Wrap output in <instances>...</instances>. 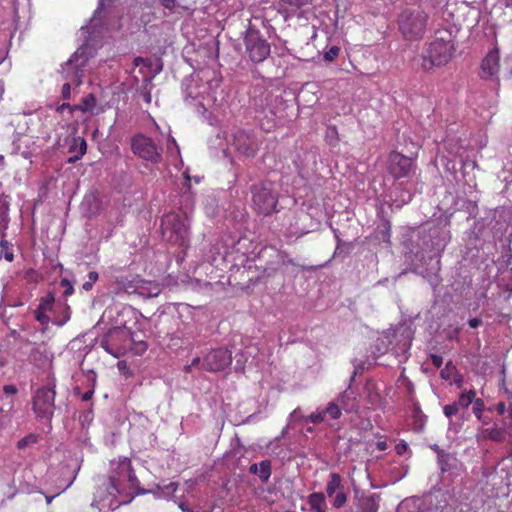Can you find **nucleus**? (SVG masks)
<instances>
[{"mask_svg":"<svg viewBox=\"0 0 512 512\" xmlns=\"http://www.w3.org/2000/svg\"><path fill=\"white\" fill-rule=\"evenodd\" d=\"M138 487L139 480L131 467L130 460L125 457L114 460L111 462L107 495L104 496L103 492L98 490L92 506H96L100 511L115 510L122 504L129 503Z\"/></svg>","mask_w":512,"mask_h":512,"instance_id":"1","label":"nucleus"},{"mask_svg":"<svg viewBox=\"0 0 512 512\" xmlns=\"http://www.w3.org/2000/svg\"><path fill=\"white\" fill-rule=\"evenodd\" d=\"M222 78L218 71L205 67L194 72L184 83V99L189 105L205 108L216 101L215 93Z\"/></svg>","mask_w":512,"mask_h":512,"instance_id":"2","label":"nucleus"},{"mask_svg":"<svg viewBox=\"0 0 512 512\" xmlns=\"http://www.w3.org/2000/svg\"><path fill=\"white\" fill-rule=\"evenodd\" d=\"M428 15L420 9H405L398 16V29L406 40L421 39L425 32Z\"/></svg>","mask_w":512,"mask_h":512,"instance_id":"3","label":"nucleus"},{"mask_svg":"<svg viewBox=\"0 0 512 512\" xmlns=\"http://www.w3.org/2000/svg\"><path fill=\"white\" fill-rule=\"evenodd\" d=\"M161 231L163 238L181 247L189 244V223L186 217L177 213H168L161 220Z\"/></svg>","mask_w":512,"mask_h":512,"instance_id":"4","label":"nucleus"},{"mask_svg":"<svg viewBox=\"0 0 512 512\" xmlns=\"http://www.w3.org/2000/svg\"><path fill=\"white\" fill-rule=\"evenodd\" d=\"M232 361V353L226 348L212 349L201 360L196 357L192 362L185 366V371L190 372L193 368H201L209 372H218L227 368Z\"/></svg>","mask_w":512,"mask_h":512,"instance_id":"5","label":"nucleus"},{"mask_svg":"<svg viewBox=\"0 0 512 512\" xmlns=\"http://www.w3.org/2000/svg\"><path fill=\"white\" fill-rule=\"evenodd\" d=\"M252 202L255 210L263 215L275 211L278 196L270 182H262L251 188Z\"/></svg>","mask_w":512,"mask_h":512,"instance_id":"6","label":"nucleus"},{"mask_svg":"<svg viewBox=\"0 0 512 512\" xmlns=\"http://www.w3.org/2000/svg\"><path fill=\"white\" fill-rule=\"evenodd\" d=\"M453 52L454 46L451 41L435 39L430 43L427 55L423 57L421 65L425 70L443 66L450 61Z\"/></svg>","mask_w":512,"mask_h":512,"instance_id":"7","label":"nucleus"},{"mask_svg":"<svg viewBox=\"0 0 512 512\" xmlns=\"http://www.w3.org/2000/svg\"><path fill=\"white\" fill-rule=\"evenodd\" d=\"M133 337L126 327H116L110 330L101 346L114 357H119L131 348Z\"/></svg>","mask_w":512,"mask_h":512,"instance_id":"8","label":"nucleus"},{"mask_svg":"<svg viewBox=\"0 0 512 512\" xmlns=\"http://www.w3.org/2000/svg\"><path fill=\"white\" fill-rule=\"evenodd\" d=\"M244 43L246 53L254 63H261L270 55V44L256 29L246 31Z\"/></svg>","mask_w":512,"mask_h":512,"instance_id":"9","label":"nucleus"},{"mask_svg":"<svg viewBox=\"0 0 512 512\" xmlns=\"http://www.w3.org/2000/svg\"><path fill=\"white\" fill-rule=\"evenodd\" d=\"M55 383L50 381L39 388L33 397V410L38 418L50 420L53 416L55 405Z\"/></svg>","mask_w":512,"mask_h":512,"instance_id":"10","label":"nucleus"},{"mask_svg":"<svg viewBox=\"0 0 512 512\" xmlns=\"http://www.w3.org/2000/svg\"><path fill=\"white\" fill-rule=\"evenodd\" d=\"M133 153L144 161L158 164L162 161V154L151 138L137 134L131 139Z\"/></svg>","mask_w":512,"mask_h":512,"instance_id":"11","label":"nucleus"},{"mask_svg":"<svg viewBox=\"0 0 512 512\" xmlns=\"http://www.w3.org/2000/svg\"><path fill=\"white\" fill-rule=\"evenodd\" d=\"M325 493L332 498V506L335 509L342 508L348 499V492L343 484V478L339 473H331L326 483Z\"/></svg>","mask_w":512,"mask_h":512,"instance_id":"12","label":"nucleus"},{"mask_svg":"<svg viewBox=\"0 0 512 512\" xmlns=\"http://www.w3.org/2000/svg\"><path fill=\"white\" fill-rule=\"evenodd\" d=\"M123 288L130 294H137L144 298L157 297L160 292V286L154 281H148L139 277H134L123 284Z\"/></svg>","mask_w":512,"mask_h":512,"instance_id":"13","label":"nucleus"},{"mask_svg":"<svg viewBox=\"0 0 512 512\" xmlns=\"http://www.w3.org/2000/svg\"><path fill=\"white\" fill-rule=\"evenodd\" d=\"M388 172L395 178L408 177L414 170L411 158L398 152H392L388 158Z\"/></svg>","mask_w":512,"mask_h":512,"instance_id":"14","label":"nucleus"},{"mask_svg":"<svg viewBox=\"0 0 512 512\" xmlns=\"http://www.w3.org/2000/svg\"><path fill=\"white\" fill-rule=\"evenodd\" d=\"M233 147L245 157H254L259 149V141L254 135L238 131L233 136Z\"/></svg>","mask_w":512,"mask_h":512,"instance_id":"15","label":"nucleus"},{"mask_svg":"<svg viewBox=\"0 0 512 512\" xmlns=\"http://www.w3.org/2000/svg\"><path fill=\"white\" fill-rule=\"evenodd\" d=\"M499 71V54L497 50L490 51L482 61L481 75L483 78H491Z\"/></svg>","mask_w":512,"mask_h":512,"instance_id":"16","label":"nucleus"},{"mask_svg":"<svg viewBox=\"0 0 512 512\" xmlns=\"http://www.w3.org/2000/svg\"><path fill=\"white\" fill-rule=\"evenodd\" d=\"M313 0H280V10L286 17L302 15V9L312 4Z\"/></svg>","mask_w":512,"mask_h":512,"instance_id":"17","label":"nucleus"},{"mask_svg":"<svg viewBox=\"0 0 512 512\" xmlns=\"http://www.w3.org/2000/svg\"><path fill=\"white\" fill-rule=\"evenodd\" d=\"M506 433L508 432L505 429L498 427L497 425H493L492 427L481 429L476 438L478 442L483 440L501 442L505 439Z\"/></svg>","mask_w":512,"mask_h":512,"instance_id":"18","label":"nucleus"},{"mask_svg":"<svg viewBox=\"0 0 512 512\" xmlns=\"http://www.w3.org/2000/svg\"><path fill=\"white\" fill-rule=\"evenodd\" d=\"M68 151L73 154V156L68 158V163L78 161L87 151L85 139L80 136L73 137L70 141Z\"/></svg>","mask_w":512,"mask_h":512,"instance_id":"19","label":"nucleus"},{"mask_svg":"<svg viewBox=\"0 0 512 512\" xmlns=\"http://www.w3.org/2000/svg\"><path fill=\"white\" fill-rule=\"evenodd\" d=\"M312 512H328V504L323 492H313L307 497Z\"/></svg>","mask_w":512,"mask_h":512,"instance_id":"20","label":"nucleus"},{"mask_svg":"<svg viewBox=\"0 0 512 512\" xmlns=\"http://www.w3.org/2000/svg\"><path fill=\"white\" fill-rule=\"evenodd\" d=\"M336 401L345 411H353L356 407V394L351 388H348L341 395H339Z\"/></svg>","mask_w":512,"mask_h":512,"instance_id":"21","label":"nucleus"},{"mask_svg":"<svg viewBox=\"0 0 512 512\" xmlns=\"http://www.w3.org/2000/svg\"><path fill=\"white\" fill-rule=\"evenodd\" d=\"M250 472L257 475L262 481H267L271 476V464L268 460H264L259 464H252Z\"/></svg>","mask_w":512,"mask_h":512,"instance_id":"22","label":"nucleus"},{"mask_svg":"<svg viewBox=\"0 0 512 512\" xmlns=\"http://www.w3.org/2000/svg\"><path fill=\"white\" fill-rule=\"evenodd\" d=\"M450 239V232L447 229H442L435 236H433L432 245L434 247L435 253L439 254L441 251H443Z\"/></svg>","mask_w":512,"mask_h":512,"instance_id":"23","label":"nucleus"},{"mask_svg":"<svg viewBox=\"0 0 512 512\" xmlns=\"http://www.w3.org/2000/svg\"><path fill=\"white\" fill-rule=\"evenodd\" d=\"M97 101L93 94H88L82 99V102L77 107L82 112L94 113Z\"/></svg>","mask_w":512,"mask_h":512,"instance_id":"24","label":"nucleus"},{"mask_svg":"<svg viewBox=\"0 0 512 512\" xmlns=\"http://www.w3.org/2000/svg\"><path fill=\"white\" fill-rule=\"evenodd\" d=\"M475 399V391L469 390L460 394L458 401H456V404H458V407L467 408L474 403Z\"/></svg>","mask_w":512,"mask_h":512,"instance_id":"25","label":"nucleus"},{"mask_svg":"<svg viewBox=\"0 0 512 512\" xmlns=\"http://www.w3.org/2000/svg\"><path fill=\"white\" fill-rule=\"evenodd\" d=\"M325 417L328 415L331 419H338L341 416V405L336 401L330 402L328 406L323 409Z\"/></svg>","mask_w":512,"mask_h":512,"instance_id":"26","label":"nucleus"},{"mask_svg":"<svg viewBox=\"0 0 512 512\" xmlns=\"http://www.w3.org/2000/svg\"><path fill=\"white\" fill-rule=\"evenodd\" d=\"M360 509L361 512H377L378 505L373 498L368 497L361 500Z\"/></svg>","mask_w":512,"mask_h":512,"instance_id":"27","label":"nucleus"},{"mask_svg":"<svg viewBox=\"0 0 512 512\" xmlns=\"http://www.w3.org/2000/svg\"><path fill=\"white\" fill-rule=\"evenodd\" d=\"M38 440V436L35 434H29L22 439H20L17 443L18 449H25L28 446L35 444Z\"/></svg>","mask_w":512,"mask_h":512,"instance_id":"28","label":"nucleus"},{"mask_svg":"<svg viewBox=\"0 0 512 512\" xmlns=\"http://www.w3.org/2000/svg\"><path fill=\"white\" fill-rule=\"evenodd\" d=\"M325 420V411L323 409H317L315 412L311 413L306 421H309L313 424L321 423Z\"/></svg>","mask_w":512,"mask_h":512,"instance_id":"29","label":"nucleus"},{"mask_svg":"<svg viewBox=\"0 0 512 512\" xmlns=\"http://www.w3.org/2000/svg\"><path fill=\"white\" fill-rule=\"evenodd\" d=\"M99 275L96 271H91L88 274V281L82 284V289L85 291H90L93 287V284L98 280Z\"/></svg>","mask_w":512,"mask_h":512,"instance_id":"30","label":"nucleus"},{"mask_svg":"<svg viewBox=\"0 0 512 512\" xmlns=\"http://www.w3.org/2000/svg\"><path fill=\"white\" fill-rule=\"evenodd\" d=\"M54 302V298L52 295H48L41 299L40 304L38 306V310L46 312L52 308Z\"/></svg>","mask_w":512,"mask_h":512,"instance_id":"31","label":"nucleus"},{"mask_svg":"<svg viewBox=\"0 0 512 512\" xmlns=\"http://www.w3.org/2000/svg\"><path fill=\"white\" fill-rule=\"evenodd\" d=\"M485 409L484 401L480 398H476L473 403V413L480 420L482 417V413Z\"/></svg>","mask_w":512,"mask_h":512,"instance_id":"32","label":"nucleus"},{"mask_svg":"<svg viewBox=\"0 0 512 512\" xmlns=\"http://www.w3.org/2000/svg\"><path fill=\"white\" fill-rule=\"evenodd\" d=\"M459 411V407H458V404H456V402L452 403V404H448V405H445L443 407V413L444 415L451 419L454 415H456Z\"/></svg>","mask_w":512,"mask_h":512,"instance_id":"33","label":"nucleus"},{"mask_svg":"<svg viewBox=\"0 0 512 512\" xmlns=\"http://www.w3.org/2000/svg\"><path fill=\"white\" fill-rule=\"evenodd\" d=\"M8 223V207L2 204L0 207V227L6 228Z\"/></svg>","mask_w":512,"mask_h":512,"instance_id":"34","label":"nucleus"},{"mask_svg":"<svg viewBox=\"0 0 512 512\" xmlns=\"http://www.w3.org/2000/svg\"><path fill=\"white\" fill-rule=\"evenodd\" d=\"M339 52H340V49L338 47L332 46L328 51L325 52L324 59L326 61L331 62L338 57Z\"/></svg>","mask_w":512,"mask_h":512,"instance_id":"35","label":"nucleus"},{"mask_svg":"<svg viewBox=\"0 0 512 512\" xmlns=\"http://www.w3.org/2000/svg\"><path fill=\"white\" fill-rule=\"evenodd\" d=\"M498 213H499V217L503 218L509 225L512 226V206L503 208Z\"/></svg>","mask_w":512,"mask_h":512,"instance_id":"36","label":"nucleus"},{"mask_svg":"<svg viewBox=\"0 0 512 512\" xmlns=\"http://www.w3.org/2000/svg\"><path fill=\"white\" fill-rule=\"evenodd\" d=\"M167 150L171 154L173 153V151H175V153L177 155L180 154L179 146H178L176 140L171 136H169L168 141H167Z\"/></svg>","mask_w":512,"mask_h":512,"instance_id":"37","label":"nucleus"},{"mask_svg":"<svg viewBox=\"0 0 512 512\" xmlns=\"http://www.w3.org/2000/svg\"><path fill=\"white\" fill-rule=\"evenodd\" d=\"M60 286L64 288L65 296L71 295L74 291L73 285L71 284V282L68 279H65V278L62 279L60 281Z\"/></svg>","mask_w":512,"mask_h":512,"instance_id":"38","label":"nucleus"},{"mask_svg":"<svg viewBox=\"0 0 512 512\" xmlns=\"http://www.w3.org/2000/svg\"><path fill=\"white\" fill-rule=\"evenodd\" d=\"M3 391L5 394H11V395H14L17 393V387L13 384H9V385H5L3 387Z\"/></svg>","mask_w":512,"mask_h":512,"instance_id":"39","label":"nucleus"},{"mask_svg":"<svg viewBox=\"0 0 512 512\" xmlns=\"http://www.w3.org/2000/svg\"><path fill=\"white\" fill-rule=\"evenodd\" d=\"M415 417L417 418V420L419 421V426L418 428L419 429H422L424 424H425V415H423L421 413V411L417 410L416 413H415Z\"/></svg>","mask_w":512,"mask_h":512,"instance_id":"40","label":"nucleus"},{"mask_svg":"<svg viewBox=\"0 0 512 512\" xmlns=\"http://www.w3.org/2000/svg\"><path fill=\"white\" fill-rule=\"evenodd\" d=\"M160 2H161V4H162L165 8H167V9H169V10H173V9H174V7H175V2H176V1H175V0H160Z\"/></svg>","mask_w":512,"mask_h":512,"instance_id":"41","label":"nucleus"},{"mask_svg":"<svg viewBox=\"0 0 512 512\" xmlns=\"http://www.w3.org/2000/svg\"><path fill=\"white\" fill-rule=\"evenodd\" d=\"M396 452L401 455L403 454L407 449H408V446L406 443H399L396 445Z\"/></svg>","mask_w":512,"mask_h":512,"instance_id":"42","label":"nucleus"},{"mask_svg":"<svg viewBox=\"0 0 512 512\" xmlns=\"http://www.w3.org/2000/svg\"><path fill=\"white\" fill-rule=\"evenodd\" d=\"M93 394H94V388H91L90 390L86 391L85 393H83L81 395V399L83 401H88L92 398Z\"/></svg>","mask_w":512,"mask_h":512,"instance_id":"43","label":"nucleus"},{"mask_svg":"<svg viewBox=\"0 0 512 512\" xmlns=\"http://www.w3.org/2000/svg\"><path fill=\"white\" fill-rule=\"evenodd\" d=\"M496 411L500 414V415H503L506 411V405L505 403L503 402H499L496 407H495Z\"/></svg>","mask_w":512,"mask_h":512,"instance_id":"44","label":"nucleus"},{"mask_svg":"<svg viewBox=\"0 0 512 512\" xmlns=\"http://www.w3.org/2000/svg\"><path fill=\"white\" fill-rule=\"evenodd\" d=\"M481 324V320L479 318H472L469 320V325L471 328H476Z\"/></svg>","mask_w":512,"mask_h":512,"instance_id":"45","label":"nucleus"},{"mask_svg":"<svg viewBox=\"0 0 512 512\" xmlns=\"http://www.w3.org/2000/svg\"><path fill=\"white\" fill-rule=\"evenodd\" d=\"M166 489L168 490V493H169V494H173V493H175V492H176V490H177V484H176V483H174V482H171L170 484H168V485L166 486Z\"/></svg>","mask_w":512,"mask_h":512,"instance_id":"46","label":"nucleus"},{"mask_svg":"<svg viewBox=\"0 0 512 512\" xmlns=\"http://www.w3.org/2000/svg\"><path fill=\"white\" fill-rule=\"evenodd\" d=\"M463 382V377L460 374H456L454 378V383L457 385L458 388H461Z\"/></svg>","mask_w":512,"mask_h":512,"instance_id":"47","label":"nucleus"},{"mask_svg":"<svg viewBox=\"0 0 512 512\" xmlns=\"http://www.w3.org/2000/svg\"><path fill=\"white\" fill-rule=\"evenodd\" d=\"M35 313H36V318H37V320H38V321H41V322H44V321H45V318H44V313H45V312H43V311H41V310H38V309H37V310L35 311Z\"/></svg>","mask_w":512,"mask_h":512,"instance_id":"48","label":"nucleus"},{"mask_svg":"<svg viewBox=\"0 0 512 512\" xmlns=\"http://www.w3.org/2000/svg\"><path fill=\"white\" fill-rule=\"evenodd\" d=\"M68 109L69 111H72V108L69 104H62L57 108V111L63 112L64 110Z\"/></svg>","mask_w":512,"mask_h":512,"instance_id":"49","label":"nucleus"},{"mask_svg":"<svg viewBox=\"0 0 512 512\" xmlns=\"http://www.w3.org/2000/svg\"><path fill=\"white\" fill-rule=\"evenodd\" d=\"M376 446L380 451H384L387 448V444L384 441L377 442Z\"/></svg>","mask_w":512,"mask_h":512,"instance_id":"50","label":"nucleus"},{"mask_svg":"<svg viewBox=\"0 0 512 512\" xmlns=\"http://www.w3.org/2000/svg\"><path fill=\"white\" fill-rule=\"evenodd\" d=\"M282 263L283 264H291V265H295L293 259L287 257V256H283L282 257Z\"/></svg>","mask_w":512,"mask_h":512,"instance_id":"51","label":"nucleus"},{"mask_svg":"<svg viewBox=\"0 0 512 512\" xmlns=\"http://www.w3.org/2000/svg\"><path fill=\"white\" fill-rule=\"evenodd\" d=\"M433 363H434V365H436L437 367H439V366L442 364V359H441V357L434 356V357H433Z\"/></svg>","mask_w":512,"mask_h":512,"instance_id":"52","label":"nucleus"},{"mask_svg":"<svg viewBox=\"0 0 512 512\" xmlns=\"http://www.w3.org/2000/svg\"><path fill=\"white\" fill-rule=\"evenodd\" d=\"M179 508L182 510V512H194L190 508H188L184 503H180Z\"/></svg>","mask_w":512,"mask_h":512,"instance_id":"53","label":"nucleus"},{"mask_svg":"<svg viewBox=\"0 0 512 512\" xmlns=\"http://www.w3.org/2000/svg\"><path fill=\"white\" fill-rule=\"evenodd\" d=\"M441 376H442V378H444V379H448V378H449V374H448V366H447L444 370H442V371H441Z\"/></svg>","mask_w":512,"mask_h":512,"instance_id":"54","label":"nucleus"},{"mask_svg":"<svg viewBox=\"0 0 512 512\" xmlns=\"http://www.w3.org/2000/svg\"><path fill=\"white\" fill-rule=\"evenodd\" d=\"M72 484V481H69L67 484H65L64 486L61 487V490L57 493L60 494L61 492L65 491L68 487H70Z\"/></svg>","mask_w":512,"mask_h":512,"instance_id":"55","label":"nucleus"},{"mask_svg":"<svg viewBox=\"0 0 512 512\" xmlns=\"http://www.w3.org/2000/svg\"><path fill=\"white\" fill-rule=\"evenodd\" d=\"M334 231V234H335V238L337 240V248L339 247L340 243H341V239L338 235V231L336 229L333 230Z\"/></svg>","mask_w":512,"mask_h":512,"instance_id":"56","label":"nucleus"},{"mask_svg":"<svg viewBox=\"0 0 512 512\" xmlns=\"http://www.w3.org/2000/svg\"><path fill=\"white\" fill-rule=\"evenodd\" d=\"M5 258L8 260V261H12L13 260V254L11 252H6L5 253Z\"/></svg>","mask_w":512,"mask_h":512,"instance_id":"57","label":"nucleus"},{"mask_svg":"<svg viewBox=\"0 0 512 512\" xmlns=\"http://www.w3.org/2000/svg\"><path fill=\"white\" fill-rule=\"evenodd\" d=\"M144 99H145L146 102L149 103L151 101V95L149 93L145 94L144 95Z\"/></svg>","mask_w":512,"mask_h":512,"instance_id":"58","label":"nucleus"},{"mask_svg":"<svg viewBox=\"0 0 512 512\" xmlns=\"http://www.w3.org/2000/svg\"><path fill=\"white\" fill-rule=\"evenodd\" d=\"M409 347H410V343H404V344H403V348H402V350H403V351H406V350H408V349H409Z\"/></svg>","mask_w":512,"mask_h":512,"instance_id":"59","label":"nucleus"},{"mask_svg":"<svg viewBox=\"0 0 512 512\" xmlns=\"http://www.w3.org/2000/svg\"><path fill=\"white\" fill-rule=\"evenodd\" d=\"M4 166V158L3 156H0V170L3 168Z\"/></svg>","mask_w":512,"mask_h":512,"instance_id":"60","label":"nucleus"},{"mask_svg":"<svg viewBox=\"0 0 512 512\" xmlns=\"http://www.w3.org/2000/svg\"><path fill=\"white\" fill-rule=\"evenodd\" d=\"M406 194H407V199H404L403 201L405 203H408L411 200V195L409 193H406Z\"/></svg>","mask_w":512,"mask_h":512,"instance_id":"61","label":"nucleus"},{"mask_svg":"<svg viewBox=\"0 0 512 512\" xmlns=\"http://www.w3.org/2000/svg\"><path fill=\"white\" fill-rule=\"evenodd\" d=\"M506 1V5L507 6H511L512 7V0H505Z\"/></svg>","mask_w":512,"mask_h":512,"instance_id":"62","label":"nucleus"},{"mask_svg":"<svg viewBox=\"0 0 512 512\" xmlns=\"http://www.w3.org/2000/svg\"><path fill=\"white\" fill-rule=\"evenodd\" d=\"M54 497H55V496H52V497H46L47 503H50Z\"/></svg>","mask_w":512,"mask_h":512,"instance_id":"63","label":"nucleus"},{"mask_svg":"<svg viewBox=\"0 0 512 512\" xmlns=\"http://www.w3.org/2000/svg\"><path fill=\"white\" fill-rule=\"evenodd\" d=\"M297 414V410H294L293 413L291 414L292 417L296 416Z\"/></svg>","mask_w":512,"mask_h":512,"instance_id":"64","label":"nucleus"}]
</instances>
